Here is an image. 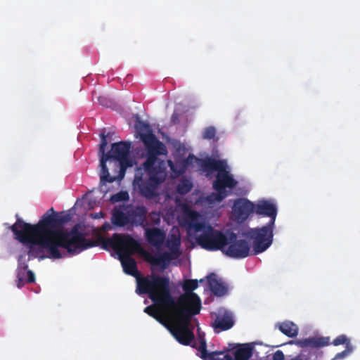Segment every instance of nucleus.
Wrapping results in <instances>:
<instances>
[{
    "label": "nucleus",
    "mask_w": 360,
    "mask_h": 360,
    "mask_svg": "<svg viewBox=\"0 0 360 360\" xmlns=\"http://www.w3.org/2000/svg\"><path fill=\"white\" fill-rule=\"evenodd\" d=\"M105 248L112 250L118 256L124 271L132 276L137 273L135 261L131 257V255L139 252L144 255V250L139 242L129 235L115 234L111 238L103 240Z\"/></svg>",
    "instance_id": "obj_7"
},
{
    "label": "nucleus",
    "mask_w": 360,
    "mask_h": 360,
    "mask_svg": "<svg viewBox=\"0 0 360 360\" xmlns=\"http://www.w3.org/2000/svg\"><path fill=\"white\" fill-rule=\"evenodd\" d=\"M226 360H234L232 356H226Z\"/></svg>",
    "instance_id": "obj_38"
},
{
    "label": "nucleus",
    "mask_w": 360,
    "mask_h": 360,
    "mask_svg": "<svg viewBox=\"0 0 360 360\" xmlns=\"http://www.w3.org/2000/svg\"><path fill=\"white\" fill-rule=\"evenodd\" d=\"M195 160L197 165L202 167V170L206 176L211 177L216 176L213 187L217 193L207 196L203 202L206 207L214 208L219 205L237 186L238 181L231 174L225 160L219 159H195Z\"/></svg>",
    "instance_id": "obj_4"
},
{
    "label": "nucleus",
    "mask_w": 360,
    "mask_h": 360,
    "mask_svg": "<svg viewBox=\"0 0 360 360\" xmlns=\"http://www.w3.org/2000/svg\"><path fill=\"white\" fill-rule=\"evenodd\" d=\"M136 159H101L100 163L101 189L105 192L103 188L105 182H112L121 180L124 176V172L128 167H131Z\"/></svg>",
    "instance_id": "obj_9"
},
{
    "label": "nucleus",
    "mask_w": 360,
    "mask_h": 360,
    "mask_svg": "<svg viewBox=\"0 0 360 360\" xmlns=\"http://www.w3.org/2000/svg\"><path fill=\"white\" fill-rule=\"evenodd\" d=\"M143 143L145 147L146 154L143 149L140 147L134 148L136 155L139 158H158L160 155H167L168 151L166 145L160 141L155 134L144 136Z\"/></svg>",
    "instance_id": "obj_12"
},
{
    "label": "nucleus",
    "mask_w": 360,
    "mask_h": 360,
    "mask_svg": "<svg viewBox=\"0 0 360 360\" xmlns=\"http://www.w3.org/2000/svg\"><path fill=\"white\" fill-rule=\"evenodd\" d=\"M179 117H180V115L178 112H174L172 117H171V122L173 124H176L179 123Z\"/></svg>",
    "instance_id": "obj_31"
},
{
    "label": "nucleus",
    "mask_w": 360,
    "mask_h": 360,
    "mask_svg": "<svg viewBox=\"0 0 360 360\" xmlns=\"http://www.w3.org/2000/svg\"><path fill=\"white\" fill-rule=\"evenodd\" d=\"M199 339L198 342L195 347L198 351V355L203 360H226V356H231L229 354H225L224 352H208L206 349V342L204 340L203 335L198 329Z\"/></svg>",
    "instance_id": "obj_15"
},
{
    "label": "nucleus",
    "mask_w": 360,
    "mask_h": 360,
    "mask_svg": "<svg viewBox=\"0 0 360 360\" xmlns=\"http://www.w3.org/2000/svg\"><path fill=\"white\" fill-rule=\"evenodd\" d=\"M111 228V226L110 224H105L103 225L102 226V231H108L109 229H110Z\"/></svg>",
    "instance_id": "obj_35"
},
{
    "label": "nucleus",
    "mask_w": 360,
    "mask_h": 360,
    "mask_svg": "<svg viewBox=\"0 0 360 360\" xmlns=\"http://www.w3.org/2000/svg\"><path fill=\"white\" fill-rule=\"evenodd\" d=\"M295 343L301 347H308L307 338H304L302 340H298L295 341Z\"/></svg>",
    "instance_id": "obj_33"
},
{
    "label": "nucleus",
    "mask_w": 360,
    "mask_h": 360,
    "mask_svg": "<svg viewBox=\"0 0 360 360\" xmlns=\"http://www.w3.org/2000/svg\"><path fill=\"white\" fill-rule=\"evenodd\" d=\"M103 215L102 212H98V213L91 214V217L95 219L101 218V217H103Z\"/></svg>",
    "instance_id": "obj_36"
},
{
    "label": "nucleus",
    "mask_w": 360,
    "mask_h": 360,
    "mask_svg": "<svg viewBox=\"0 0 360 360\" xmlns=\"http://www.w3.org/2000/svg\"><path fill=\"white\" fill-rule=\"evenodd\" d=\"M308 347H323L328 345L329 344V338H317L312 337L307 338Z\"/></svg>",
    "instance_id": "obj_24"
},
{
    "label": "nucleus",
    "mask_w": 360,
    "mask_h": 360,
    "mask_svg": "<svg viewBox=\"0 0 360 360\" xmlns=\"http://www.w3.org/2000/svg\"><path fill=\"white\" fill-rule=\"evenodd\" d=\"M353 351V347L350 344H347L345 350L335 355L333 360L342 359L347 356Z\"/></svg>",
    "instance_id": "obj_27"
},
{
    "label": "nucleus",
    "mask_w": 360,
    "mask_h": 360,
    "mask_svg": "<svg viewBox=\"0 0 360 360\" xmlns=\"http://www.w3.org/2000/svg\"><path fill=\"white\" fill-rule=\"evenodd\" d=\"M203 281H204V280H203V279H200V282H203Z\"/></svg>",
    "instance_id": "obj_40"
},
{
    "label": "nucleus",
    "mask_w": 360,
    "mask_h": 360,
    "mask_svg": "<svg viewBox=\"0 0 360 360\" xmlns=\"http://www.w3.org/2000/svg\"><path fill=\"white\" fill-rule=\"evenodd\" d=\"M273 360H284V355L281 351H276L273 356Z\"/></svg>",
    "instance_id": "obj_32"
},
{
    "label": "nucleus",
    "mask_w": 360,
    "mask_h": 360,
    "mask_svg": "<svg viewBox=\"0 0 360 360\" xmlns=\"http://www.w3.org/2000/svg\"><path fill=\"white\" fill-rule=\"evenodd\" d=\"M113 135L114 133L107 132L105 129H101L99 134L101 141L98 149V158H130L131 151L135 153L131 142L129 141L112 143L108 150V145L112 141Z\"/></svg>",
    "instance_id": "obj_8"
},
{
    "label": "nucleus",
    "mask_w": 360,
    "mask_h": 360,
    "mask_svg": "<svg viewBox=\"0 0 360 360\" xmlns=\"http://www.w3.org/2000/svg\"><path fill=\"white\" fill-rule=\"evenodd\" d=\"M174 162L171 160H168L167 163L169 167L170 170L172 172V176L174 177L183 172L185 169L186 165H187V160L188 159H174Z\"/></svg>",
    "instance_id": "obj_20"
},
{
    "label": "nucleus",
    "mask_w": 360,
    "mask_h": 360,
    "mask_svg": "<svg viewBox=\"0 0 360 360\" xmlns=\"http://www.w3.org/2000/svg\"><path fill=\"white\" fill-rule=\"evenodd\" d=\"M290 360H304L302 356H297Z\"/></svg>",
    "instance_id": "obj_37"
},
{
    "label": "nucleus",
    "mask_w": 360,
    "mask_h": 360,
    "mask_svg": "<svg viewBox=\"0 0 360 360\" xmlns=\"http://www.w3.org/2000/svg\"><path fill=\"white\" fill-rule=\"evenodd\" d=\"M278 329L288 337H295L298 333V327L292 321H286L277 324Z\"/></svg>",
    "instance_id": "obj_21"
},
{
    "label": "nucleus",
    "mask_w": 360,
    "mask_h": 360,
    "mask_svg": "<svg viewBox=\"0 0 360 360\" xmlns=\"http://www.w3.org/2000/svg\"><path fill=\"white\" fill-rule=\"evenodd\" d=\"M253 213L270 217L269 224H275L277 206L273 200L260 199L253 202Z\"/></svg>",
    "instance_id": "obj_14"
},
{
    "label": "nucleus",
    "mask_w": 360,
    "mask_h": 360,
    "mask_svg": "<svg viewBox=\"0 0 360 360\" xmlns=\"http://www.w3.org/2000/svg\"><path fill=\"white\" fill-rule=\"evenodd\" d=\"M165 165L161 159H147L143 167L136 172L134 189L147 198L155 195L157 186L166 176Z\"/></svg>",
    "instance_id": "obj_6"
},
{
    "label": "nucleus",
    "mask_w": 360,
    "mask_h": 360,
    "mask_svg": "<svg viewBox=\"0 0 360 360\" xmlns=\"http://www.w3.org/2000/svg\"><path fill=\"white\" fill-rule=\"evenodd\" d=\"M207 281L209 283L212 292L217 296H222L227 292V286L224 282L216 275L212 274L207 277Z\"/></svg>",
    "instance_id": "obj_18"
},
{
    "label": "nucleus",
    "mask_w": 360,
    "mask_h": 360,
    "mask_svg": "<svg viewBox=\"0 0 360 360\" xmlns=\"http://www.w3.org/2000/svg\"><path fill=\"white\" fill-rule=\"evenodd\" d=\"M58 214L51 208L37 224L18 221L11 226L15 238L27 249L29 259H58L89 246L80 226L65 229L58 225Z\"/></svg>",
    "instance_id": "obj_2"
},
{
    "label": "nucleus",
    "mask_w": 360,
    "mask_h": 360,
    "mask_svg": "<svg viewBox=\"0 0 360 360\" xmlns=\"http://www.w3.org/2000/svg\"><path fill=\"white\" fill-rule=\"evenodd\" d=\"M233 325L232 314L225 309H220L217 316L214 326L217 332L228 330Z\"/></svg>",
    "instance_id": "obj_16"
},
{
    "label": "nucleus",
    "mask_w": 360,
    "mask_h": 360,
    "mask_svg": "<svg viewBox=\"0 0 360 360\" xmlns=\"http://www.w3.org/2000/svg\"><path fill=\"white\" fill-rule=\"evenodd\" d=\"M191 186H192V184H191L190 180L184 179L178 185L177 190L180 194H184L190 191Z\"/></svg>",
    "instance_id": "obj_26"
},
{
    "label": "nucleus",
    "mask_w": 360,
    "mask_h": 360,
    "mask_svg": "<svg viewBox=\"0 0 360 360\" xmlns=\"http://www.w3.org/2000/svg\"><path fill=\"white\" fill-rule=\"evenodd\" d=\"M146 210L143 207H120L115 208L112 217L114 224L120 226L138 225L143 221Z\"/></svg>",
    "instance_id": "obj_11"
},
{
    "label": "nucleus",
    "mask_w": 360,
    "mask_h": 360,
    "mask_svg": "<svg viewBox=\"0 0 360 360\" xmlns=\"http://www.w3.org/2000/svg\"><path fill=\"white\" fill-rule=\"evenodd\" d=\"M333 344L335 346H338V345H343V344H346V345H347V344H350V342H349V339L346 335H341L333 340Z\"/></svg>",
    "instance_id": "obj_28"
},
{
    "label": "nucleus",
    "mask_w": 360,
    "mask_h": 360,
    "mask_svg": "<svg viewBox=\"0 0 360 360\" xmlns=\"http://www.w3.org/2000/svg\"><path fill=\"white\" fill-rule=\"evenodd\" d=\"M136 292L148 293L153 304L144 312L164 325L181 344L188 345L193 339L191 317L201 308L200 297L192 291L198 287V280H187L184 284L185 293L175 300L170 295L168 278L152 276L137 278Z\"/></svg>",
    "instance_id": "obj_1"
},
{
    "label": "nucleus",
    "mask_w": 360,
    "mask_h": 360,
    "mask_svg": "<svg viewBox=\"0 0 360 360\" xmlns=\"http://www.w3.org/2000/svg\"><path fill=\"white\" fill-rule=\"evenodd\" d=\"M176 209L169 210L164 215L168 224L175 219L179 224L186 229L188 239L195 240L202 248L208 250H220L226 255L236 258H245L250 255L251 247L243 239H238L231 232H222L209 224L202 215L191 209L192 202H181L176 199Z\"/></svg>",
    "instance_id": "obj_3"
},
{
    "label": "nucleus",
    "mask_w": 360,
    "mask_h": 360,
    "mask_svg": "<svg viewBox=\"0 0 360 360\" xmlns=\"http://www.w3.org/2000/svg\"><path fill=\"white\" fill-rule=\"evenodd\" d=\"M202 138L205 140H212L214 142H217L219 138L217 136L216 128L213 126L205 128L202 133Z\"/></svg>",
    "instance_id": "obj_25"
},
{
    "label": "nucleus",
    "mask_w": 360,
    "mask_h": 360,
    "mask_svg": "<svg viewBox=\"0 0 360 360\" xmlns=\"http://www.w3.org/2000/svg\"><path fill=\"white\" fill-rule=\"evenodd\" d=\"M145 236L148 242L158 250L157 255H147L151 263L165 268L180 255L181 240L178 227L172 228L165 242V233L157 228L146 229Z\"/></svg>",
    "instance_id": "obj_5"
},
{
    "label": "nucleus",
    "mask_w": 360,
    "mask_h": 360,
    "mask_svg": "<svg viewBox=\"0 0 360 360\" xmlns=\"http://www.w3.org/2000/svg\"><path fill=\"white\" fill-rule=\"evenodd\" d=\"M274 224H268L262 227L249 229L243 235L252 243V252L259 254L267 250L273 242Z\"/></svg>",
    "instance_id": "obj_10"
},
{
    "label": "nucleus",
    "mask_w": 360,
    "mask_h": 360,
    "mask_svg": "<svg viewBox=\"0 0 360 360\" xmlns=\"http://www.w3.org/2000/svg\"><path fill=\"white\" fill-rule=\"evenodd\" d=\"M150 219L153 224H158L160 221V215L158 213L153 212L150 215Z\"/></svg>",
    "instance_id": "obj_30"
},
{
    "label": "nucleus",
    "mask_w": 360,
    "mask_h": 360,
    "mask_svg": "<svg viewBox=\"0 0 360 360\" xmlns=\"http://www.w3.org/2000/svg\"><path fill=\"white\" fill-rule=\"evenodd\" d=\"M170 144L172 147L174 158H197L192 153V148L185 143L176 139H172Z\"/></svg>",
    "instance_id": "obj_17"
},
{
    "label": "nucleus",
    "mask_w": 360,
    "mask_h": 360,
    "mask_svg": "<svg viewBox=\"0 0 360 360\" xmlns=\"http://www.w3.org/2000/svg\"><path fill=\"white\" fill-rule=\"evenodd\" d=\"M128 198L129 195L127 192H120L116 195H112L111 197V200L113 202H116L119 201L126 200L127 199H128Z\"/></svg>",
    "instance_id": "obj_29"
},
{
    "label": "nucleus",
    "mask_w": 360,
    "mask_h": 360,
    "mask_svg": "<svg viewBox=\"0 0 360 360\" xmlns=\"http://www.w3.org/2000/svg\"><path fill=\"white\" fill-rule=\"evenodd\" d=\"M230 218L236 223L245 221L253 214V202L245 198H240L231 201Z\"/></svg>",
    "instance_id": "obj_13"
},
{
    "label": "nucleus",
    "mask_w": 360,
    "mask_h": 360,
    "mask_svg": "<svg viewBox=\"0 0 360 360\" xmlns=\"http://www.w3.org/2000/svg\"><path fill=\"white\" fill-rule=\"evenodd\" d=\"M27 264L22 261V257L19 259V264L18 269V286L20 287L21 283L34 281V275L32 271L27 270Z\"/></svg>",
    "instance_id": "obj_19"
},
{
    "label": "nucleus",
    "mask_w": 360,
    "mask_h": 360,
    "mask_svg": "<svg viewBox=\"0 0 360 360\" xmlns=\"http://www.w3.org/2000/svg\"><path fill=\"white\" fill-rule=\"evenodd\" d=\"M235 360H248L252 356L251 347L248 345H240L234 353Z\"/></svg>",
    "instance_id": "obj_23"
},
{
    "label": "nucleus",
    "mask_w": 360,
    "mask_h": 360,
    "mask_svg": "<svg viewBox=\"0 0 360 360\" xmlns=\"http://www.w3.org/2000/svg\"><path fill=\"white\" fill-rule=\"evenodd\" d=\"M231 346H232V345H230V347H231ZM233 347H229L228 349H233Z\"/></svg>",
    "instance_id": "obj_39"
},
{
    "label": "nucleus",
    "mask_w": 360,
    "mask_h": 360,
    "mask_svg": "<svg viewBox=\"0 0 360 360\" xmlns=\"http://www.w3.org/2000/svg\"><path fill=\"white\" fill-rule=\"evenodd\" d=\"M135 128L141 141L143 140L144 136L148 134H154L151 127L142 120L138 119L135 122Z\"/></svg>",
    "instance_id": "obj_22"
},
{
    "label": "nucleus",
    "mask_w": 360,
    "mask_h": 360,
    "mask_svg": "<svg viewBox=\"0 0 360 360\" xmlns=\"http://www.w3.org/2000/svg\"><path fill=\"white\" fill-rule=\"evenodd\" d=\"M221 153H219V151L217 148H214L212 152L211 156L207 155L205 158H221Z\"/></svg>",
    "instance_id": "obj_34"
}]
</instances>
